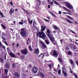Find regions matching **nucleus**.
Instances as JSON below:
<instances>
[{
	"label": "nucleus",
	"mask_w": 78,
	"mask_h": 78,
	"mask_svg": "<svg viewBox=\"0 0 78 78\" xmlns=\"http://www.w3.org/2000/svg\"><path fill=\"white\" fill-rule=\"evenodd\" d=\"M37 36H39L40 38H42L44 40H45L47 38V36L45 34V33L43 32H38L37 34H36Z\"/></svg>",
	"instance_id": "nucleus-1"
},
{
	"label": "nucleus",
	"mask_w": 78,
	"mask_h": 78,
	"mask_svg": "<svg viewBox=\"0 0 78 78\" xmlns=\"http://www.w3.org/2000/svg\"><path fill=\"white\" fill-rule=\"evenodd\" d=\"M20 34L22 36H27V32L24 29H21Z\"/></svg>",
	"instance_id": "nucleus-2"
},
{
	"label": "nucleus",
	"mask_w": 78,
	"mask_h": 78,
	"mask_svg": "<svg viewBox=\"0 0 78 78\" xmlns=\"http://www.w3.org/2000/svg\"><path fill=\"white\" fill-rule=\"evenodd\" d=\"M21 53L23 55H27L28 54V50L26 48L23 49V50L21 51Z\"/></svg>",
	"instance_id": "nucleus-3"
},
{
	"label": "nucleus",
	"mask_w": 78,
	"mask_h": 78,
	"mask_svg": "<svg viewBox=\"0 0 78 78\" xmlns=\"http://www.w3.org/2000/svg\"><path fill=\"white\" fill-rule=\"evenodd\" d=\"M40 43L41 44L42 47V48H44V49L45 48H47V45L45 44V43H44L43 41H40Z\"/></svg>",
	"instance_id": "nucleus-4"
},
{
	"label": "nucleus",
	"mask_w": 78,
	"mask_h": 78,
	"mask_svg": "<svg viewBox=\"0 0 78 78\" xmlns=\"http://www.w3.org/2000/svg\"><path fill=\"white\" fill-rule=\"evenodd\" d=\"M32 70L33 73H36L37 72V71H38V69L37 68V67L34 66L33 67Z\"/></svg>",
	"instance_id": "nucleus-5"
},
{
	"label": "nucleus",
	"mask_w": 78,
	"mask_h": 78,
	"mask_svg": "<svg viewBox=\"0 0 78 78\" xmlns=\"http://www.w3.org/2000/svg\"><path fill=\"white\" fill-rule=\"evenodd\" d=\"M34 53H35V54H36V55H39V49L38 48L34 50Z\"/></svg>",
	"instance_id": "nucleus-6"
},
{
	"label": "nucleus",
	"mask_w": 78,
	"mask_h": 78,
	"mask_svg": "<svg viewBox=\"0 0 78 78\" xmlns=\"http://www.w3.org/2000/svg\"><path fill=\"white\" fill-rule=\"evenodd\" d=\"M58 56V54H57V52L55 50H54L53 52V56L55 58H57Z\"/></svg>",
	"instance_id": "nucleus-7"
},
{
	"label": "nucleus",
	"mask_w": 78,
	"mask_h": 78,
	"mask_svg": "<svg viewBox=\"0 0 78 78\" xmlns=\"http://www.w3.org/2000/svg\"><path fill=\"white\" fill-rule=\"evenodd\" d=\"M9 65L10 64L9 62H6V63L5 64V65L6 68V69H9V67H10Z\"/></svg>",
	"instance_id": "nucleus-8"
},
{
	"label": "nucleus",
	"mask_w": 78,
	"mask_h": 78,
	"mask_svg": "<svg viewBox=\"0 0 78 78\" xmlns=\"http://www.w3.org/2000/svg\"><path fill=\"white\" fill-rule=\"evenodd\" d=\"M9 55L11 58H16V55L12 52H10Z\"/></svg>",
	"instance_id": "nucleus-9"
},
{
	"label": "nucleus",
	"mask_w": 78,
	"mask_h": 78,
	"mask_svg": "<svg viewBox=\"0 0 78 78\" xmlns=\"http://www.w3.org/2000/svg\"><path fill=\"white\" fill-rule=\"evenodd\" d=\"M40 76L41 78H44L45 77V75L44 73L42 72H40L39 73Z\"/></svg>",
	"instance_id": "nucleus-10"
},
{
	"label": "nucleus",
	"mask_w": 78,
	"mask_h": 78,
	"mask_svg": "<svg viewBox=\"0 0 78 78\" xmlns=\"http://www.w3.org/2000/svg\"><path fill=\"white\" fill-rule=\"evenodd\" d=\"M66 5H67V7L69 8H70V9H72V6H71L70 4L69 3H66Z\"/></svg>",
	"instance_id": "nucleus-11"
},
{
	"label": "nucleus",
	"mask_w": 78,
	"mask_h": 78,
	"mask_svg": "<svg viewBox=\"0 0 78 78\" xmlns=\"http://www.w3.org/2000/svg\"><path fill=\"white\" fill-rule=\"evenodd\" d=\"M52 27L53 28H54V29H55V30H59V28H58V27H57L55 25H52Z\"/></svg>",
	"instance_id": "nucleus-12"
},
{
	"label": "nucleus",
	"mask_w": 78,
	"mask_h": 78,
	"mask_svg": "<svg viewBox=\"0 0 78 78\" xmlns=\"http://www.w3.org/2000/svg\"><path fill=\"white\" fill-rule=\"evenodd\" d=\"M46 44L47 45H49L50 44V41H49L48 40L46 39L45 40H44Z\"/></svg>",
	"instance_id": "nucleus-13"
},
{
	"label": "nucleus",
	"mask_w": 78,
	"mask_h": 78,
	"mask_svg": "<svg viewBox=\"0 0 78 78\" xmlns=\"http://www.w3.org/2000/svg\"><path fill=\"white\" fill-rule=\"evenodd\" d=\"M15 76H16V77H17V78H19L20 77L19 74L17 72L15 73Z\"/></svg>",
	"instance_id": "nucleus-14"
},
{
	"label": "nucleus",
	"mask_w": 78,
	"mask_h": 78,
	"mask_svg": "<svg viewBox=\"0 0 78 78\" xmlns=\"http://www.w3.org/2000/svg\"><path fill=\"white\" fill-rule=\"evenodd\" d=\"M63 8L65 10H66V11H68L69 12H71V11L70 10H69V9H67V8H66V7L63 6Z\"/></svg>",
	"instance_id": "nucleus-15"
},
{
	"label": "nucleus",
	"mask_w": 78,
	"mask_h": 78,
	"mask_svg": "<svg viewBox=\"0 0 78 78\" xmlns=\"http://www.w3.org/2000/svg\"><path fill=\"white\" fill-rule=\"evenodd\" d=\"M41 31H44L45 29V27L44 26H41Z\"/></svg>",
	"instance_id": "nucleus-16"
},
{
	"label": "nucleus",
	"mask_w": 78,
	"mask_h": 78,
	"mask_svg": "<svg viewBox=\"0 0 78 78\" xmlns=\"http://www.w3.org/2000/svg\"><path fill=\"white\" fill-rule=\"evenodd\" d=\"M49 13L50 14H51V15H52V16L54 17H55V18H57V17H56V15H55V14H53V13H52V12H49Z\"/></svg>",
	"instance_id": "nucleus-17"
},
{
	"label": "nucleus",
	"mask_w": 78,
	"mask_h": 78,
	"mask_svg": "<svg viewBox=\"0 0 78 78\" xmlns=\"http://www.w3.org/2000/svg\"><path fill=\"white\" fill-rule=\"evenodd\" d=\"M0 62L2 64H3L4 62V60L2 58H0Z\"/></svg>",
	"instance_id": "nucleus-18"
},
{
	"label": "nucleus",
	"mask_w": 78,
	"mask_h": 78,
	"mask_svg": "<svg viewBox=\"0 0 78 78\" xmlns=\"http://www.w3.org/2000/svg\"><path fill=\"white\" fill-rule=\"evenodd\" d=\"M58 61H59L60 63H62V60L61 58H58Z\"/></svg>",
	"instance_id": "nucleus-19"
},
{
	"label": "nucleus",
	"mask_w": 78,
	"mask_h": 78,
	"mask_svg": "<svg viewBox=\"0 0 78 78\" xmlns=\"http://www.w3.org/2000/svg\"><path fill=\"white\" fill-rule=\"evenodd\" d=\"M66 20L68 22H69V23H73V22H72V21H71L70 20L68 19H66Z\"/></svg>",
	"instance_id": "nucleus-20"
},
{
	"label": "nucleus",
	"mask_w": 78,
	"mask_h": 78,
	"mask_svg": "<svg viewBox=\"0 0 78 78\" xmlns=\"http://www.w3.org/2000/svg\"><path fill=\"white\" fill-rule=\"evenodd\" d=\"M47 36L49 38H50L51 37H53V35L52 34H48Z\"/></svg>",
	"instance_id": "nucleus-21"
},
{
	"label": "nucleus",
	"mask_w": 78,
	"mask_h": 78,
	"mask_svg": "<svg viewBox=\"0 0 78 78\" xmlns=\"http://www.w3.org/2000/svg\"><path fill=\"white\" fill-rule=\"evenodd\" d=\"M51 37L50 38H49L50 41H54V37Z\"/></svg>",
	"instance_id": "nucleus-22"
},
{
	"label": "nucleus",
	"mask_w": 78,
	"mask_h": 78,
	"mask_svg": "<svg viewBox=\"0 0 78 78\" xmlns=\"http://www.w3.org/2000/svg\"><path fill=\"white\" fill-rule=\"evenodd\" d=\"M69 61L71 64H73V61L72 59H70Z\"/></svg>",
	"instance_id": "nucleus-23"
},
{
	"label": "nucleus",
	"mask_w": 78,
	"mask_h": 78,
	"mask_svg": "<svg viewBox=\"0 0 78 78\" xmlns=\"http://www.w3.org/2000/svg\"><path fill=\"white\" fill-rule=\"evenodd\" d=\"M62 72H65V70H66V69L65 67H62Z\"/></svg>",
	"instance_id": "nucleus-24"
},
{
	"label": "nucleus",
	"mask_w": 78,
	"mask_h": 78,
	"mask_svg": "<svg viewBox=\"0 0 78 78\" xmlns=\"http://www.w3.org/2000/svg\"><path fill=\"white\" fill-rule=\"evenodd\" d=\"M5 73L6 75H7L8 72V70L6 69H5Z\"/></svg>",
	"instance_id": "nucleus-25"
},
{
	"label": "nucleus",
	"mask_w": 78,
	"mask_h": 78,
	"mask_svg": "<svg viewBox=\"0 0 78 78\" xmlns=\"http://www.w3.org/2000/svg\"><path fill=\"white\" fill-rule=\"evenodd\" d=\"M31 67H32V65L31 64H29L27 66V68H28V69L31 68Z\"/></svg>",
	"instance_id": "nucleus-26"
},
{
	"label": "nucleus",
	"mask_w": 78,
	"mask_h": 78,
	"mask_svg": "<svg viewBox=\"0 0 78 78\" xmlns=\"http://www.w3.org/2000/svg\"><path fill=\"white\" fill-rule=\"evenodd\" d=\"M72 52L71 51H68V55H72Z\"/></svg>",
	"instance_id": "nucleus-27"
},
{
	"label": "nucleus",
	"mask_w": 78,
	"mask_h": 78,
	"mask_svg": "<svg viewBox=\"0 0 78 78\" xmlns=\"http://www.w3.org/2000/svg\"><path fill=\"white\" fill-rule=\"evenodd\" d=\"M62 73H63L64 76L66 77L67 76V73H65V71H63V72H62Z\"/></svg>",
	"instance_id": "nucleus-28"
},
{
	"label": "nucleus",
	"mask_w": 78,
	"mask_h": 78,
	"mask_svg": "<svg viewBox=\"0 0 78 78\" xmlns=\"http://www.w3.org/2000/svg\"><path fill=\"white\" fill-rule=\"evenodd\" d=\"M10 14H12V8H11L10 11Z\"/></svg>",
	"instance_id": "nucleus-29"
},
{
	"label": "nucleus",
	"mask_w": 78,
	"mask_h": 78,
	"mask_svg": "<svg viewBox=\"0 0 78 78\" xmlns=\"http://www.w3.org/2000/svg\"><path fill=\"white\" fill-rule=\"evenodd\" d=\"M0 15L2 17H4V15L3 14V13L2 12H0Z\"/></svg>",
	"instance_id": "nucleus-30"
},
{
	"label": "nucleus",
	"mask_w": 78,
	"mask_h": 78,
	"mask_svg": "<svg viewBox=\"0 0 78 78\" xmlns=\"http://www.w3.org/2000/svg\"><path fill=\"white\" fill-rule=\"evenodd\" d=\"M12 68H16V65L14 63H13L12 64Z\"/></svg>",
	"instance_id": "nucleus-31"
},
{
	"label": "nucleus",
	"mask_w": 78,
	"mask_h": 78,
	"mask_svg": "<svg viewBox=\"0 0 78 78\" xmlns=\"http://www.w3.org/2000/svg\"><path fill=\"white\" fill-rule=\"evenodd\" d=\"M1 26L3 28H4V29H6V27L4 25L2 24Z\"/></svg>",
	"instance_id": "nucleus-32"
},
{
	"label": "nucleus",
	"mask_w": 78,
	"mask_h": 78,
	"mask_svg": "<svg viewBox=\"0 0 78 78\" xmlns=\"http://www.w3.org/2000/svg\"><path fill=\"white\" fill-rule=\"evenodd\" d=\"M29 22L30 24H31V23H32V22H33V20H31L30 21V19H29Z\"/></svg>",
	"instance_id": "nucleus-33"
},
{
	"label": "nucleus",
	"mask_w": 78,
	"mask_h": 78,
	"mask_svg": "<svg viewBox=\"0 0 78 78\" xmlns=\"http://www.w3.org/2000/svg\"><path fill=\"white\" fill-rule=\"evenodd\" d=\"M2 39H3L4 41H6V38L5 37L3 36L2 35Z\"/></svg>",
	"instance_id": "nucleus-34"
},
{
	"label": "nucleus",
	"mask_w": 78,
	"mask_h": 78,
	"mask_svg": "<svg viewBox=\"0 0 78 78\" xmlns=\"http://www.w3.org/2000/svg\"><path fill=\"white\" fill-rule=\"evenodd\" d=\"M67 17L68 18H69V19H73V18H72L69 16H67Z\"/></svg>",
	"instance_id": "nucleus-35"
},
{
	"label": "nucleus",
	"mask_w": 78,
	"mask_h": 78,
	"mask_svg": "<svg viewBox=\"0 0 78 78\" xmlns=\"http://www.w3.org/2000/svg\"><path fill=\"white\" fill-rule=\"evenodd\" d=\"M29 48L30 51H32V48H31V46H29Z\"/></svg>",
	"instance_id": "nucleus-36"
},
{
	"label": "nucleus",
	"mask_w": 78,
	"mask_h": 78,
	"mask_svg": "<svg viewBox=\"0 0 78 78\" xmlns=\"http://www.w3.org/2000/svg\"><path fill=\"white\" fill-rule=\"evenodd\" d=\"M73 74H74V76H75V78H78V76H77V75H76V74L74 73Z\"/></svg>",
	"instance_id": "nucleus-37"
},
{
	"label": "nucleus",
	"mask_w": 78,
	"mask_h": 78,
	"mask_svg": "<svg viewBox=\"0 0 78 78\" xmlns=\"http://www.w3.org/2000/svg\"><path fill=\"white\" fill-rule=\"evenodd\" d=\"M18 23L19 24H20V25H23V22H19Z\"/></svg>",
	"instance_id": "nucleus-38"
},
{
	"label": "nucleus",
	"mask_w": 78,
	"mask_h": 78,
	"mask_svg": "<svg viewBox=\"0 0 78 78\" xmlns=\"http://www.w3.org/2000/svg\"><path fill=\"white\" fill-rule=\"evenodd\" d=\"M2 34L3 36H6V34H5V33L4 32L2 33Z\"/></svg>",
	"instance_id": "nucleus-39"
},
{
	"label": "nucleus",
	"mask_w": 78,
	"mask_h": 78,
	"mask_svg": "<svg viewBox=\"0 0 78 78\" xmlns=\"http://www.w3.org/2000/svg\"><path fill=\"white\" fill-rule=\"evenodd\" d=\"M61 70L59 69L58 72V75H60V74H61Z\"/></svg>",
	"instance_id": "nucleus-40"
},
{
	"label": "nucleus",
	"mask_w": 78,
	"mask_h": 78,
	"mask_svg": "<svg viewBox=\"0 0 78 78\" xmlns=\"http://www.w3.org/2000/svg\"><path fill=\"white\" fill-rule=\"evenodd\" d=\"M36 9H39V5L37 4L36 7Z\"/></svg>",
	"instance_id": "nucleus-41"
},
{
	"label": "nucleus",
	"mask_w": 78,
	"mask_h": 78,
	"mask_svg": "<svg viewBox=\"0 0 78 78\" xmlns=\"http://www.w3.org/2000/svg\"><path fill=\"white\" fill-rule=\"evenodd\" d=\"M69 30L70 31H71V33H73L74 34L75 33V32H73V31H72L70 29H69Z\"/></svg>",
	"instance_id": "nucleus-42"
},
{
	"label": "nucleus",
	"mask_w": 78,
	"mask_h": 78,
	"mask_svg": "<svg viewBox=\"0 0 78 78\" xmlns=\"http://www.w3.org/2000/svg\"><path fill=\"white\" fill-rule=\"evenodd\" d=\"M51 42H52V44H54V45H56V42H54V41H52Z\"/></svg>",
	"instance_id": "nucleus-43"
},
{
	"label": "nucleus",
	"mask_w": 78,
	"mask_h": 78,
	"mask_svg": "<svg viewBox=\"0 0 78 78\" xmlns=\"http://www.w3.org/2000/svg\"><path fill=\"white\" fill-rule=\"evenodd\" d=\"M38 2L39 3V5H41V1L40 0H37Z\"/></svg>",
	"instance_id": "nucleus-44"
},
{
	"label": "nucleus",
	"mask_w": 78,
	"mask_h": 78,
	"mask_svg": "<svg viewBox=\"0 0 78 78\" xmlns=\"http://www.w3.org/2000/svg\"><path fill=\"white\" fill-rule=\"evenodd\" d=\"M50 54L52 55V56H53V51H51V52H50Z\"/></svg>",
	"instance_id": "nucleus-45"
},
{
	"label": "nucleus",
	"mask_w": 78,
	"mask_h": 78,
	"mask_svg": "<svg viewBox=\"0 0 78 78\" xmlns=\"http://www.w3.org/2000/svg\"><path fill=\"white\" fill-rule=\"evenodd\" d=\"M47 32L49 34H50V30L48 29L47 30Z\"/></svg>",
	"instance_id": "nucleus-46"
},
{
	"label": "nucleus",
	"mask_w": 78,
	"mask_h": 78,
	"mask_svg": "<svg viewBox=\"0 0 78 78\" xmlns=\"http://www.w3.org/2000/svg\"><path fill=\"white\" fill-rule=\"evenodd\" d=\"M2 48H3V49H4V50H6V49L5 48V46H4V45H3L2 46Z\"/></svg>",
	"instance_id": "nucleus-47"
},
{
	"label": "nucleus",
	"mask_w": 78,
	"mask_h": 78,
	"mask_svg": "<svg viewBox=\"0 0 78 78\" xmlns=\"http://www.w3.org/2000/svg\"><path fill=\"white\" fill-rule=\"evenodd\" d=\"M48 66H49V67H50V69H51V64L48 65Z\"/></svg>",
	"instance_id": "nucleus-48"
},
{
	"label": "nucleus",
	"mask_w": 78,
	"mask_h": 78,
	"mask_svg": "<svg viewBox=\"0 0 78 78\" xmlns=\"http://www.w3.org/2000/svg\"><path fill=\"white\" fill-rule=\"evenodd\" d=\"M69 70H70V73H73V72L72 71V69L71 68H70L69 69Z\"/></svg>",
	"instance_id": "nucleus-49"
},
{
	"label": "nucleus",
	"mask_w": 78,
	"mask_h": 78,
	"mask_svg": "<svg viewBox=\"0 0 78 78\" xmlns=\"http://www.w3.org/2000/svg\"><path fill=\"white\" fill-rule=\"evenodd\" d=\"M44 20L46 21V22H49V20H48L45 19H44Z\"/></svg>",
	"instance_id": "nucleus-50"
},
{
	"label": "nucleus",
	"mask_w": 78,
	"mask_h": 78,
	"mask_svg": "<svg viewBox=\"0 0 78 78\" xmlns=\"http://www.w3.org/2000/svg\"><path fill=\"white\" fill-rule=\"evenodd\" d=\"M10 4H11V5L12 6H13V3H12V2H10L9 3Z\"/></svg>",
	"instance_id": "nucleus-51"
},
{
	"label": "nucleus",
	"mask_w": 78,
	"mask_h": 78,
	"mask_svg": "<svg viewBox=\"0 0 78 78\" xmlns=\"http://www.w3.org/2000/svg\"><path fill=\"white\" fill-rule=\"evenodd\" d=\"M66 50H69L70 49V48H69V47H66Z\"/></svg>",
	"instance_id": "nucleus-52"
},
{
	"label": "nucleus",
	"mask_w": 78,
	"mask_h": 78,
	"mask_svg": "<svg viewBox=\"0 0 78 78\" xmlns=\"http://www.w3.org/2000/svg\"><path fill=\"white\" fill-rule=\"evenodd\" d=\"M55 4H56V5H59V4L58 3V2H55Z\"/></svg>",
	"instance_id": "nucleus-53"
},
{
	"label": "nucleus",
	"mask_w": 78,
	"mask_h": 78,
	"mask_svg": "<svg viewBox=\"0 0 78 78\" xmlns=\"http://www.w3.org/2000/svg\"><path fill=\"white\" fill-rule=\"evenodd\" d=\"M16 47H19V44H18V43L17 44Z\"/></svg>",
	"instance_id": "nucleus-54"
},
{
	"label": "nucleus",
	"mask_w": 78,
	"mask_h": 78,
	"mask_svg": "<svg viewBox=\"0 0 78 78\" xmlns=\"http://www.w3.org/2000/svg\"><path fill=\"white\" fill-rule=\"evenodd\" d=\"M58 13H59V14H61L62 12L61 11H59Z\"/></svg>",
	"instance_id": "nucleus-55"
},
{
	"label": "nucleus",
	"mask_w": 78,
	"mask_h": 78,
	"mask_svg": "<svg viewBox=\"0 0 78 78\" xmlns=\"http://www.w3.org/2000/svg\"><path fill=\"white\" fill-rule=\"evenodd\" d=\"M50 3L51 5H53V2H51Z\"/></svg>",
	"instance_id": "nucleus-56"
},
{
	"label": "nucleus",
	"mask_w": 78,
	"mask_h": 78,
	"mask_svg": "<svg viewBox=\"0 0 78 78\" xmlns=\"http://www.w3.org/2000/svg\"><path fill=\"white\" fill-rule=\"evenodd\" d=\"M5 44H6V45H7V46H8V44L5 41Z\"/></svg>",
	"instance_id": "nucleus-57"
},
{
	"label": "nucleus",
	"mask_w": 78,
	"mask_h": 78,
	"mask_svg": "<svg viewBox=\"0 0 78 78\" xmlns=\"http://www.w3.org/2000/svg\"><path fill=\"white\" fill-rule=\"evenodd\" d=\"M76 47H74V48H73V49L74 50H75V49H76Z\"/></svg>",
	"instance_id": "nucleus-58"
},
{
	"label": "nucleus",
	"mask_w": 78,
	"mask_h": 78,
	"mask_svg": "<svg viewBox=\"0 0 78 78\" xmlns=\"http://www.w3.org/2000/svg\"><path fill=\"white\" fill-rule=\"evenodd\" d=\"M26 44H27V45H28V40H27V42L26 43Z\"/></svg>",
	"instance_id": "nucleus-59"
},
{
	"label": "nucleus",
	"mask_w": 78,
	"mask_h": 78,
	"mask_svg": "<svg viewBox=\"0 0 78 78\" xmlns=\"http://www.w3.org/2000/svg\"><path fill=\"white\" fill-rule=\"evenodd\" d=\"M1 46H2V43L0 42V47H1Z\"/></svg>",
	"instance_id": "nucleus-60"
},
{
	"label": "nucleus",
	"mask_w": 78,
	"mask_h": 78,
	"mask_svg": "<svg viewBox=\"0 0 78 78\" xmlns=\"http://www.w3.org/2000/svg\"><path fill=\"white\" fill-rule=\"evenodd\" d=\"M73 67H75V64H73Z\"/></svg>",
	"instance_id": "nucleus-61"
},
{
	"label": "nucleus",
	"mask_w": 78,
	"mask_h": 78,
	"mask_svg": "<svg viewBox=\"0 0 78 78\" xmlns=\"http://www.w3.org/2000/svg\"><path fill=\"white\" fill-rule=\"evenodd\" d=\"M34 24H36V22H35V21H34V23H33V25H34Z\"/></svg>",
	"instance_id": "nucleus-62"
},
{
	"label": "nucleus",
	"mask_w": 78,
	"mask_h": 78,
	"mask_svg": "<svg viewBox=\"0 0 78 78\" xmlns=\"http://www.w3.org/2000/svg\"><path fill=\"white\" fill-rule=\"evenodd\" d=\"M74 23H76V24H78V23H77V22H76V21H75V22H74Z\"/></svg>",
	"instance_id": "nucleus-63"
},
{
	"label": "nucleus",
	"mask_w": 78,
	"mask_h": 78,
	"mask_svg": "<svg viewBox=\"0 0 78 78\" xmlns=\"http://www.w3.org/2000/svg\"><path fill=\"white\" fill-rule=\"evenodd\" d=\"M48 8H51L50 6V5H48Z\"/></svg>",
	"instance_id": "nucleus-64"
}]
</instances>
